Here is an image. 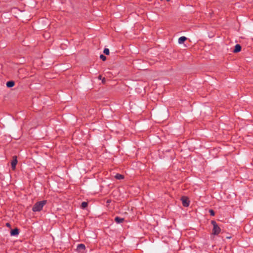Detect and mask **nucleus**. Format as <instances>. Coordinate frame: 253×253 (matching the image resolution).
Here are the masks:
<instances>
[{"instance_id": "obj_1", "label": "nucleus", "mask_w": 253, "mask_h": 253, "mask_svg": "<svg viewBox=\"0 0 253 253\" xmlns=\"http://www.w3.org/2000/svg\"><path fill=\"white\" fill-rule=\"evenodd\" d=\"M47 203V200H42L36 202L32 208V211L34 212L40 211L42 210L43 206Z\"/></svg>"}, {"instance_id": "obj_2", "label": "nucleus", "mask_w": 253, "mask_h": 253, "mask_svg": "<svg viewBox=\"0 0 253 253\" xmlns=\"http://www.w3.org/2000/svg\"><path fill=\"white\" fill-rule=\"evenodd\" d=\"M211 224L213 225L212 234L214 235H218L221 231L220 228L218 226L217 223L214 220H211Z\"/></svg>"}, {"instance_id": "obj_3", "label": "nucleus", "mask_w": 253, "mask_h": 253, "mask_svg": "<svg viewBox=\"0 0 253 253\" xmlns=\"http://www.w3.org/2000/svg\"><path fill=\"white\" fill-rule=\"evenodd\" d=\"M181 201L182 205L185 207H188L189 206V201L187 197H181Z\"/></svg>"}, {"instance_id": "obj_4", "label": "nucleus", "mask_w": 253, "mask_h": 253, "mask_svg": "<svg viewBox=\"0 0 253 253\" xmlns=\"http://www.w3.org/2000/svg\"><path fill=\"white\" fill-rule=\"evenodd\" d=\"M17 164V160L16 156L13 157V160L11 162V168L13 170L15 169L16 164Z\"/></svg>"}, {"instance_id": "obj_5", "label": "nucleus", "mask_w": 253, "mask_h": 253, "mask_svg": "<svg viewBox=\"0 0 253 253\" xmlns=\"http://www.w3.org/2000/svg\"><path fill=\"white\" fill-rule=\"evenodd\" d=\"M19 233V230L17 228H15L14 229H12L10 231V235L11 236H17Z\"/></svg>"}, {"instance_id": "obj_6", "label": "nucleus", "mask_w": 253, "mask_h": 253, "mask_svg": "<svg viewBox=\"0 0 253 253\" xmlns=\"http://www.w3.org/2000/svg\"><path fill=\"white\" fill-rule=\"evenodd\" d=\"M241 48H242L241 46L239 44H237L235 46V48L234 49L233 52L234 53L239 52L241 50Z\"/></svg>"}, {"instance_id": "obj_7", "label": "nucleus", "mask_w": 253, "mask_h": 253, "mask_svg": "<svg viewBox=\"0 0 253 253\" xmlns=\"http://www.w3.org/2000/svg\"><path fill=\"white\" fill-rule=\"evenodd\" d=\"M114 220L117 223H121L125 220V219L124 218L116 216L115 217Z\"/></svg>"}, {"instance_id": "obj_8", "label": "nucleus", "mask_w": 253, "mask_h": 253, "mask_svg": "<svg viewBox=\"0 0 253 253\" xmlns=\"http://www.w3.org/2000/svg\"><path fill=\"white\" fill-rule=\"evenodd\" d=\"M85 249V246L83 244H79L77 246V250L79 251H81L82 250H84Z\"/></svg>"}, {"instance_id": "obj_9", "label": "nucleus", "mask_w": 253, "mask_h": 253, "mask_svg": "<svg viewBox=\"0 0 253 253\" xmlns=\"http://www.w3.org/2000/svg\"><path fill=\"white\" fill-rule=\"evenodd\" d=\"M6 86L7 87H11L14 85L15 83L14 81H10L7 82L6 83Z\"/></svg>"}, {"instance_id": "obj_10", "label": "nucleus", "mask_w": 253, "mask_h": 253, "mask_svg": "<svg viewBox=\"0 0 253 253\" xmlns=\"http://www.w3.org/2000/svg\"><path fill=\"white\" fill-rule=\"evenodd\" d=\"M186 40L187 38L185 37L182 36L178 39V42L179 43L181 44L183 43Z\"/></svg>"}, {"instance_id": "obj_11", "label": "nucleus", "mask_w": 253, "mask_h": 253, "mask_svg": "<svg viewBox=\"0 0 253 253\" xmlns=\"http://www.w3.org/2000/svg\"><path fill=\"white\" fill-rule=\"evenodd\" d=\"M115 178L117 179H123L124 178V176L122 174H119V173H117L116 175H115Z\"/></svg>"}, {"instance_id": "obj_12", "label": "nucleus", "mask_w": 253, "mask_h": 253, "mask_svg": "<svg viewBox=\"0 0 253 253\" xmlns=\"http://www.w3.org/2000/svg\"><path fill=\"white\" fill-rule=\"evenodd\" d=\"M87 205H88V204L87 202H82V203L81 204V208L82 209H84L87 207Z\"/></svg>"}, {"instance_id": "obj_13", "label": "nucleus", "mask_w": 253, "mask_h": 253, "mask_svg": "<svg viewBox=\"0 0 253 253\" xmlns=\"http://www.w3.org/2000/svg\"><path fill=\"white\" fill-rule=\"evenodd\" d=\"M103 53L105 54L106 55H109V49L108 48H105L104 49Z\"/></svg>"}, {"instance_id": "obj_14", "label": "nucleus", "mask_w": 253, "mask_h": 253, "mask_svg": "<svg viewBox=\"0 0 253 253\" xmlns=\"http://www.w3.org/2000/svg\"><path fill=\"white\" fill-rule=\"evenodd\" d=\"M100 58L102 59L103 61H105L106 60V56L103 54H101L100 55Z\"/></svg>"}, {"instance_id": "obj_15", "label": "nucleus", "mask_w": 253, "mask_h": 253, "mask_svg": "<svg viewBox=\"0 0 253 253\" xmlns=\"http://www.w3.org/2000/svg\"><path fill=\"white\" fill-rule=\"evenodd\" d=\"M209 213H210V215L211 216H214L215 214L214 211L212 210H210Z\"/></svg>"}, {"instance_id": "obj_16", "label": "nucleus", "mask_w": 253, "mask_h": 253, "mask_svg": "<svg viewBox=\"0 0 253 253\" xmlns=\"http://www.w3.org/2000/svg\"><path fill=\"white\" fill-rule=\"evenodd\" d=\"M6 226L8 227H11V225H10V224L9 223H6Z\"/></svg>"}, {"instance_id": "obj_17", "label": "nucleus", "mask_w": 253, "mask_h": 253, "mask_svg": "<svg viewBox=\"0 0 253 253\" xmlns=\"http://www.w3.org/2000/svg\"><path fill=\"white\" fill-rule=\"evenodd\" d=\"M105 80H106L105 78H103L102 79V83L104 84V83H105Z\"/></svg>"}, {"instance_id": "obj_18", "label": "nucleus", "mask_w": 253, "mask_h": 253, "mask_svg": "<svg viewBox=\"0 0 253 253\" xmlns=\"http://www.w3.org/2000/svg\"><path fill=\"white\" fill-rule=\"evenodd\" d=\"M98 79H99V80H101V79H102V77H101V75H99V76H98Z\"/></svg>"}, {"instance_id": "obj_19", "label": "nucleus", "mask_w": 253, "mask_h": 253, "mask_svg": "<svg viewBox=\"0 0 253 253\" xmlns=\"http://www.w3.org/2000/svg\"><path fill=\"white\" fill-rule=\"evenodd\" d=\"M167 1H169V0H167Z\"/></svg>"}]
</instances>
